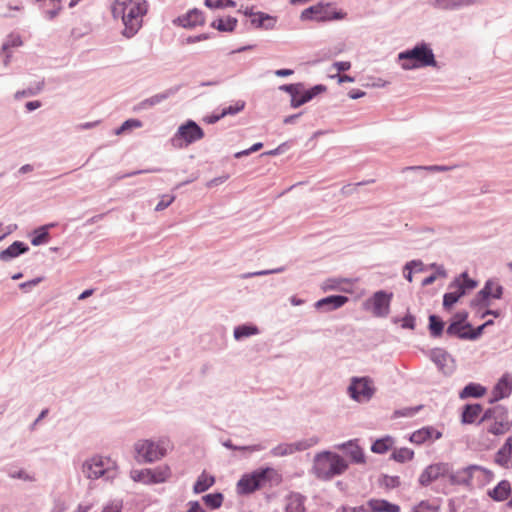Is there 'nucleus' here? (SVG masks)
I'll use <instances>...</instances> for the list:
<instances>
[{"instance_id":"nucleus-1","label":"nucleus","mask_w":512,"mask_h":512,"mask_svg":"<svg viewBox=\"0 0 512 512\" xmlns=\"http://www.w3.org/2000/svg\"><path fill=\"white\" fill-rule=\"evenodd\" d=\"M147 12L146 0H116L112 13L120 17L124 24V36H134L142 26L143 17Z\"/></svg>"},{"instance_id":"nucleus-2","label":"nucleus","mask_w":512,"mask_h":512,"mask_svg":"<svg viewBox=\"0 0 512 512\" xmlns=\"http://www.w3.org/2000/svg\"><path fill=\"white\" fill-rule=\"evenodd\" d=\"M475 472L483 473L489 478L493 476L491 471L480 466H470L458 472L457 475H453L448 464L435 463L427 466L422 471L419 475L418 482L421 486L426 487L439 478L448 476L451 478L452 482L469 484Z\"/></svg>"},{"instance_id":"nucleus-3","label":"nucleus","mask_w":512,"mask_h":512,"mask_svg":"<svg viewBox=\"0 0 512 512\" xmlns=\"http://www.w3.org/2000/svg\"><path fill=\"white\" fill-rule=\"evenodd\" d=\"M487 433L501 436L512 428V419L508 409L503 405H495L485 410L479 420Z\"/></svg>"},{"instance_id":"nucleus-4","label":"nucleus","mask_w":512,"mask_h":512,"mask_svg":"<svg viewBox=\"0 0 512 512\" xmlns=\"http://www.w3.org/2000/svg\"><path fill=\"white\" fill-rule=\"evenodd\" d=\"M347 468L346 460L336 453L322 452L314 458L313 472L317 478L322 480H330L341 475Z\"/></svg>"},{"instance_id":"nucleus-5","label":"nucleus","mask_w":512,"mask_h":512,"mask_svg":"<svg viewBox=\"0 0 512 512\" xmlns=\"http://www.w3.org/2000/svg\"><path fill=\"white\" fill-rule=\"evenodd\" d=\"M169 448L170 442L167 439H160L158 441L143 439L137 441L134 445L137 454L136 459L147 463H152L163 458Z\"/></svg>"},{"instance_id":"nucleus-6","label":"nucleus","mask_w":512,"mask_h":512,"mask_svg":"<svg viewBox=\"0 0 512 512\" xmlns=\"http://www.w3.org/2000/svg\"><path fill=\"white\" fill-rule=\"evenodd\" d=\"M399 59L402 61V68L405 70L436 65L432 50L425 44L400 53Z\"/></svg>"},{"instance_id":"nucleus-7","label":"nucleus","mask_w":512,"mask_h":512,"mask_svg":"<svg viewBox=\"0 0 512 512\" xmlns=\"http://www.w3.org/2000/svg\"><path fill=\"white\" fill-rule=\"evenodd\" d=\"M83 473L90 479H98L105 475L108 478H114L116 475V462L110 458L94 456L83 464Z\"/></svg>"},{"instance_id":"nucleus-8","label":"nucleus","mask_w":512,"mask_h":512,"mask_svg":"<svg viewBox=\"0 0 512 512\" xmlns=\"http://www.w3.org/2000/svg\"><path fill=\"white\" fill-rule=\"evenodd\" d=\"M203 137V129L194 121L188 120L186 123L179 126L171 139V144L173 147L181 149L201 140Z\"/></svg>"},{"instance_id":"nucleus-9","label":"nucleus","mask_w":512,"mask_h":512,"mask_svg":"<svg viewBox=\"0 0 512 512\" xmlns=\"http://www.w3.org/2000/svg\"><path fill=\"white\" fill-rule=\"evenodd\" d=\"M171 474V469L168 465H161L154 469L132 470L130 476L134 482L151 485L166 482L170 479Z\"/></svg>"},{"instance_id":"nucleus-10","label":"nucleus","mask_w":512,"mask_h":512,"mask_svg":"<svg viewBox=\"0 0 512 512\" xmlns=\"http://www.w3.org/2000/svg\"><path fill=\"white\" fill-rule=\"evenodd\" d=\"M476 286V281L470 279L466 273H463L450 285V291L444 295V308L450 309L460 297L465 295L466 292L473 290Z\"/></svg>"},{"instance_id":"nucleus-11","label":"nucleus","mask_w":512,"mask_h":512,"mask_svg":"<svg viewBox=\"0 0 512 512\" xmlns=\"http://www.w3.org/2000/svg\"><path fill=\"white\" fill-rule=\"evenodd\" d=\"M302 21L327 22L344 18V14L335 11L330 4L318 3L301 12Z\"/></svg>"},{"instance_id":"nucleus-12","label":"nucleus","mask_w":512,"mask_h":512,"mask_svg":"<svg viewBox=\"0 0 512 512\" xmlns=\"http://www.w3.org/2000/svg\"><path fill=\"white\" fill-rule=\"evenodd\" d=\"M466 318V313H457L446 330L447 334L461 339L477 338L480 335V332H476V330L473 331L471 326L465 322Z\"/></svg>"},{"instance_id":"nucleus-13","label":"nucleus","mask_w":512,"mask_h":512,"mask_svg":"<svg viewBox=\"0 0 512 512\" xmlns=\"http://www.w3.org/2000/svg\"><path fill=\"white\" fill-rule=\"evenodd\" d=\"M392 293L388 294L384 291H378L368 299L364 306L366 309L371 310L375 317H385L390 311V302Z\"/></svg>"},{"instance_id":"nucleus-14","label":"nucleus","mask_w":512,"mask_h":512,"mask_svg":"<svg viewBox=\"0 0 512 512\" xmlns=\"http://www.w3.org/2000/svg\"><path fill=\"white\" fill-rule=\"evenodd\" d=\"M349 392L351 397L358 402L368 401L375 392L373 381L368 377L353 378Z\"/></svg>"},{"instance_id":"nucleus-15","label":"nucleus","mask_w":512,"mask_h":512,"mask_svg":"<svg viewBox=\"0 0 512 512\" xmlns=\"http://www.w3.org/2000/svg\"><path fill=\"white\" fill-rule=\"evenodd\" d=\"M502 294L503 287L498 282L488 280L485 286L478 292L472 304L476 306H487L489 305L488 300L490 298L500 299Z\"/></svg>"},{"instance_id":"nucleus-16","label":"nucleus","mask_w":512,"mask_h":512,"mask_svg":"<svg viewBox=\"0 0 512 512\" xmlns=\"http://www.w3.org/2000/svg\"><path fill=\"white\" fill-rule=\"evenodd\" d=\"M174 23L183 28H194L202 26L205 23V16L199 9H191L182 16H179L174 20Z\"/></svg>"},{"instance_id":"nucleus-17","label":"nucleus","mask_w":512,"mask_h":512,"mask_svg":"<svg viewBox=\"0 0 512 512\" xmlns=\"http://www.w3.org/2000/svg\"><path fill=\"white\" fill-rule=\"evenodd\" d=\"M263 487L258 471L244 475L237 483V490L240 494H249Z\"/></svg>"},{"instance_id":"nucleus-18","label":"nucleus","mask_w":512,"mask_h":512,"mask_svg":"<svg viewBox=\"0 0 512 512\" xmlns=\"http://www.w3.org/2000/svg\"><path fill=\"white\" fill-rule=\"evenodd\" d=\"M494 461L501 467L512 468V435L505 440L497 451Z\"/></svg>"},{"instance_id":"nucleus-19","label":"nucleus","mask_w":512,"mask_h":512,"mask_svg":"<svg viewBox=\"0 0 512 512\" xmlns=\"http://www.w3.org/2000/svg\"><path fill=\"white\" fill-rule=\"evenodd\" d=\"M306 497L298 492H290L285 497V512H305Z\"/></svg>"},{"instance_id":"nucleus-20","label":"nucleus","mask_w":512,"mask_h":512,"mask_svg":"<svg viewBox=\"0 0 512 512\" xmlns=\"http://www.w3.org/2000/svg\"><path fill=\"white\" fill-rule=\"evenodd\" d=\"M442 434L433 427H424L412 433L410 441L414 444H423L428 440L441 438Z\"/></svg>"},{"instance_id":"nucleus-21","label":"nucleus","mask_w":512,"mask_h":512,"mask_svg":"<svg viewBox=\"0 0 512 512\" xmlns=\"http://www.w3.org/2000/svg\"><path fill=\"white\" fill-rule=\"evenodd\" d=\"M347 302L348 298L346 296L332 295L317 301L315 307L318 309L326 308V310L330 311L342 307Z\"/></svg>"},{"instance_id":"nucleus-22","label":"nucleus","mask_w":512,"mask_h":512,"mask_svg":"<svg viewBox=\"0 0 512 512\" xmlns=\"http://www.w3.org/2000/svg\"><path fill=\"white\" fill-rule=\"evenodd\" d=\"M482 406L480 404L465 405L461 415V422L463 424H473L481 418Z\"/></svg>"},{"instance_id":"nucleus-23","label":"nucleus","mask_w":512,"mask_h":512,"mask_svg":"<svg viewBox=\"0 0 512 512\" xmlns=\"http://www.w3.org/2000/svg\"><path fill=\"white\" fill-rule=\"evenodd\" d=\"M312 444H306L305 442L280 444L272 450V454L277 457L286 456L293 454L296 451L305 450Z\"/></svg>"},{"instance_id":"nucleus-24","label":"nucleus","mask_w":512,"mask_h":512,"mask_svg":"<svg viewBox=\"0 0 512 512\" xmlns=\"http://www.w3.org/2000/svg\"><path fill=\"white\" fill-rule=\"evenodd\" d=\"M370 512H400V506L384 499H370L368 501Z\"/></svg>"},{"instance_id":"nucleus-25","label":"nucleus","mask_w":512,"mask_h":512,"mask_svg":"<svg viewBox=\"0 0 512 512\" xmlns=\"http://www.w3.org/2000/svg\"><path fill=\"white\" fill-rule=\"evenodd\" d=\"M511 494V484L507 480L500 481L497 486L488 492V495L495 501L507 500Z\"/></svg>"},{"instance_id":"nucleus-26","label":"nucleus","mask_w":512,"mask_h":512,"mask_svg":"<svg viewBox=\"0 0 512 512\" xmlns=\"http://www.w3.org/2000/svg\"><path fill=\"white\" fill-rule=\"evenodd\" d=\"M251 25L257 29H273L276 23V18L264 12H256L250 20Z\"/></svg>"},{"instance_id":"nucleus-27","label":"nucleus","mask_w":512,"mask_h":512,"mask_svg":"<svg viewBox=\"0 0 512 512\" xmlns=\"http://www.w3.org/2000/svg\"><path fill=\"white\" fill-rule=\"evenodd\" d=\"M258 477L261 479L262 486L266 484L277 486L282 482L281 474L273 468L258 470Z\"/></svg>"},{"instance_id":"nucleus-28","label":"nucleus","mask_w":512,"mask_h":512,"mask_svg":"<svg viewBox=\"0 0 512 512\" xmlns=\"http://www.w3.org/2000/svg\"><path fill=\"white\" fill-rule=\"evenodd\" d=\"M23 41L18 34H10L2 45V53L4 54V63L7 65L13 48L22 46Z\"/></svg>"},{"instance_id":"nucleus-29","label":"nucleus","mask_w":512,"mask_h":512,"mask_svg":"<svg viewBox=\"0 0 512 512\" xmlns=\"http://www.w3.org/2000/svg\"><path fill=\"white\" fill-rule=\"evenodd\" d=\"M238 24V20L235 17L227 16L225 18L215 19L211 23V27L217 29L220 32H233Z\"/></svg>"},{"instance_id":"nucleus-30","label":"nucleus","mask_w":512,"mask_h":512,"mask_svg":"<svg viewBox=\"0 0 512 512\" xmlns=\"http://www.w3.org/2000/svg\"><path fill=\"white\" fill-rule=\"evenodd\" d=\"M28 250V246H26L23 242L16 241L11 244L7 249L3 250L0 253V258L3 261H8L18 255L26 252Z\"/></svg>"},{"instance_id":"nucleus-31","label":"nucleus","mask_w":512,"mask_h":512,"mask_svg":"<svg viewBox=\"0 0 512 512\" xmlns=\"http://www.w3.org/2000/svg\"><path fill=\"white\" fill-rule=\"evenodd\" d=\"M486 393V388L478 383H469L464 387V389L460 392L459 396L461 399L466 398H480L484 396Z\"/></svg>"},{"instance_id":"nucleus-32","label":"nucleus","mask_w":512,"mask_h":512,"mask_svg":"<svg viewBox=\"0 0 512 512\" xmlns=\"http://www.w3.org/2000/svg\"><path fill=\"white\" fill-rule=\"evenodd\" d=\"M512 391V385L507 377H502L496 384L493 390L494 398L496 400L508 397Z\"/></svg>"},{"instance_id":"nucleus-33","label":"nucleus","mask_w":512,"mask_h":512,"mask_svg":"<svg viewBox=\"0 0 512 512\" xmlns=\"http://www.w3.org/2000/svg\"><path fill=\"white\" fill-rule=\"evenodd\" d=\"M215 483V478L207 474L205 471L201 473L194 484L193 490L195 493H202L208 490Z\"/></svg>"},{"instance_id":"nucleus-34","label":"nucleus","mask_w":512,"mask_h":512,"mask_svg":"<svg viewBox=\"0 0 512 512\" xmlns=\"http://www.w3.org/2000/svg\"><path fill=\"white\" fill-rule=\"evenodd\" d=\"M394 445V439L391 436H385L377 439L371 446V450L377 454H384Z\"/></svg>"},{"instance_id":"nucleus-35","label":"nucleus","mask_w":512,"mask_h":512,"mask_svg":"<svg viewBox=\"0 0 512 512\" xmlns=\"http://www.w3.org/2000/svg\"><path fill=\"white\" fill-rule=\"evenodd\" d=\"M414 457L413 450L403 447L399 449H395L391 455V458L396 462L404 463L412 460Z\"/></svg>"},{"instance_id":"nucleus-36","label":"nucleus","mask_w":512,"mask_h":512,"mask_svg":"<svg viewBox=\"0 0 512 512\" xmlns=\"http://www.w3.org/2000/svg\"><path fill=\"white\" fill-rule=\"evenodd\" d=\"M470 3V0H436L435 6L440 9L451 10Z\"/></svg>"},{"instance_id":"nucleus-37","label":"nucleus","mask_w":512,"mask_h":512,"mask_svg":"<svg viewBox=\"0 0 512 512\" xmlns=\"http://www.w3.org/2000/svg\"><path fill=\"white\" fill-rule=\"evenodd\" d=\"M202 499L205 505L211 509H218L223 503V495L221 493L207 494Z\"/></svg>"},{"instance_id":"nucleus-38","label":"nucleus","mask_w":512,"mask_h":512,"mask_svg":"<svg viewBox=\"0 0 512 512\" xmlns=\"http://www.w3.org/2000/svg\"><path fill=\"white\" fill-rule=\"evenodd\" d=\"M443 328H444V323L439 317H437L435 315H431L429 317V329H430V333L433 336H435V337L440 336L443 332Z\"/></svg>"},{"instance_id":"nucleus-39","label":"nucleus","mask_w":512,"mask_h":512,"mask_svg":"<svg viewBox=\"0 0 512 512\" xmlns=\"http://www.w3.org/2000/svg\"><path fill=\"white\" fill-rule=\"evenodd\" d=\"M257 332H258V330L254 326L242 325V326H238V327L235 328V330H234V337L237 340H239L241 338L254 335Z\"/></svg>"},{"instance_id":"nucleus-40","label":"nucleus","mask_w":512,"mask_h":512,"mask_svg":"<svg viewBox=\"0 0 512 512\" xmlns=\"http://www.w3.org/2000/svg\"><path fill=\"white\" fill-rule=\"evenodd\" d=\"M401 484V480H400V477L399 476H389V475H385L383 476L382 480H381V485L385 488V489H395L397 487H399Z\"/></svg>"},{"instance_id":"nucleus-41","label":"nucleus","mask_w":512,"mask_h":512,"mask_svg":"<svg viewBox=\"0 0 512 512\" xmlns=\"http://www.w3.org/2000/svg\"><path fill=\"white\" fill-rule=\"evenodd\" d=\"M205 5L209 8L235 7L232 0H205Z\"/></svg>"},{"instance_id":"nucleus-42","label":"nucleus","mask_w":512,"mask_h":512,"mask_svg":"<svg viewBox=\"0 0 512 512\" xmlns=\"http://www.w3.org/2000/svg\"><path fill=\"white\" fill-rule=\"evenodd\" d=\"M314 95L315 93H313L312 91H307L300 97H293L291 100V105L292 107L297 108L305 104L306 102L310 101Z\"/></svg>"},{"instance_id":"nucleus-43","label":"nucleus","mask_w":512,"mask_h":512,"mask_svg":"<svg viewBox=\"0 0 512 512\" xmlns=\"http://www.w3.org/2000/svg\"><path fill=\"white\" fill-rule=\"evenodd\" d=\"M142 126V122L137 119H128L126 120L121 127L116 131V134H121L127 130H131L133 128H140Z\"/></svg>"},{"instance_id":"nucleus-44","label":"nucleus","mask_w":512,"mask_h":512,"mask_svg":"<svg viewBox=\"0 0 512 512\" xmlns=\"http://www.w3.org/2000/svg\"><path fill=\"white\" fill-rule=\"evenodd\" d=\"M437 510V506L432 505L428 501H421L419 504L413 507L412 512H434Z\"/></svg>"},{"instance_id":"nucleus-45","label":"nucleus","mask_w":512,"mask_h":512,"mask_svg":"<svg viewBox=\"0 0 512 512\" xmlns=\"http://www.w3.org/2000/svg\"><path fill=\"white\" fill-rule=\"evenodd\" d=\"M174 199H175V197L173 195H163L161 197V200L156 205L155 210L162 211V210L166 209L168 206H170L173 203Z\"/></svg>"},{"instance_id":"nucleus-46","label":"nucleus","mask_w":512,"mask_h":512,"mask_svg":"<svg viewBox=\"0 0 512 512\" xmlns=\"http://www.w3.org/2000/svg\"><path fill=\"white\" fill-rule=\"evenodd\" d=\"M338 512H370L368 509V502L364 505L351 507V506H342L339 508Z\"/></svg>"},{"instance_id":"nucleus-47","label":"nucleus","mask_w":512,"mask_h":512,"mask_svg":"<svg viewBox=\"0 0 512 512\" xmlns=\"http://www.w3.org/2000/svg\"><path fill=\"white\" fill-rule=\"evenodd\" d=\"M352 459L357 463L364 462V454L358 446H353L350 452Z\"/></svg>"},{"instance_id":"nucleus-48","label":"nucleus","mask_w":512,"mask_h":512,"mask_svg":"<svg viewBox=\"0 0 512 512\" xmlns=\"http://www.w3.org/2000/svg\"><path fill=\"white\" fill-rule=\"evenodd\" d=\"M48 239V232H46L45 230H41L33 239H32V244L37 246V245H40V244H43L47 241Z\"/></svg>"},{"instance_id":"nucleus-49","label":"nucleus","mask_w":512,"mask_h":512,"mask_svg":"<svg viewBox=\"0 0 512 512\" xmlns=\"http://www.w3.org/2000/svg\"><path fill=\"white\" fill-rule=\"evenodd\" d=\"M10 476L12 478H19V479H23L25 481H34L35 480L34 476L28 474L24 470H20L18 472H13L10 474Z\"/></svg>"},{"instance_id":"nucleus-50","label":"nucleus","mask_w":512,"mask_h":512,"mask_svg":"<svg viewBox=\"0 0 512 512\" xmlns=\"http://www.w3.org/2000/svg\"><path fill=\"white\" fill-rule=\"evenodd\" d=\"M243 108H244L243 103L240 105H236V106H229V107L223 109V111L221 112V116H226L228 114H231V115L236 114L239 111H241Z\"/></svg>"},{"instance_id":"nucleus-51","label":"nucleus","mask_w":512,"mask_h":512,"mask_svg":"<svg viewBox=\"0 0 512 512\" xmlns=\"http://www.w3.org/2000/svg\"><path fill=\"white\" fill-rule=\"evenodd\" d=\"M262 146H263L262 143H255L251 148L236 153L235 157L236 158H240V157H242L244 155H248V154H250L252 152H256V151L260 150L262 148Z\"/></svg>"},{"instance_id":"nucleus-52","label":"nucleus","mask_w":512,"mask_h":512,"mask_svg":"<svg viewBox=\"0 0 512 512\" xmlns=\"http://www.w3.org/2000/svg\"><path fill=\"white\" fill-rule=\"evenodd\" d=\"M350 67H351V63L348 61L335 62L332 66V68L336 69L337 74H339V72H341V71L349 70Z\"/></svg>"},{"instance_id":"nucleus-53","label":"nucleus","mask_w":512,"mask_h":512,"mask_svg":"<svg viewBox=\"0 0 512 512\" xmlns=\"http://www.w3.org/2000/svg\"><path fill=\"white\" fill-rule=\"evenodd\" d=\"M208 38H209V36L207 34H200V35H196V36H189L188 38L185 39V43L186 44H193V43H196V42L207 40Z\"/></svg>"},{"instance_id":"nucleus-54","label":"nucleus","mask_w":512,"mask_h":512,"mask_svg":"<svg viewBox=\"0 0 512 512\" xmlns=\"http://www.w3.org/2000/svg\"><path fill=\"white\" fill-rule=\"evenodd\" d=\"M422 262L421 261H411L405 265V270H413L415 272L422 271Z\"/></svg>"},{"instance_id":"nucleus-55","label":"nucleus","mask_w":512,"mask_h":512,"mask_svg":"<svg viewBox=\"0 0 512 512\" xmlns=\"http://www.w3.org/2000/svg\"><path fill=\"white\" fill-rule=\"evenodd\" d=\"M410 169H425L428 171H446L449 168L446 166H439V165H433V166H418V167H411Z\"/></svg>"},{"instance_id":"nucleus-56","label":"nucleus","mask_w":512,"mask_h":512,"mask_svg":"<svg viewBox=\"0 0 512 512\" xmlns=\"http://www.w3.org/2000/svg\"><path fill=\"white\" fill-rule=\"evenodd\" d=\"M173 91L170 90L164 94H160V95H155L154 97H152L149 101H150V104L153 105L155 103H159L160 101L166 99L170 94H172Z\"/></svg>"},{"instance_id":"nucleus-57","label":"nucleus","mask_w":512,"mask_h":512,"mask_svg":"<svg viewBox=\"0 0 512 512\" xmlns=\"http://www.w3.org/2000/svg\"><path fill=\"white\" fill-rule=\"evenodd\" d=\"M41 280H42L41 278H36V279L30 280V281L21 283L20 284V288L25 290L28 287L36 286V285H38L41 282Z\"/></svg>"},{"instance_id":"nucleus-58","label":"nucleus","mask_w":512,"mask_h":512,"mask_svg":"<svg viewBox=\"0 0 512 512\" xmlns=\"http://www.w3.org/2000/svg\"><path fill=\"white\" fill-rule=\"evenodd\" d=\"M332 78H337L338 79V83H344V82H354V78L351 77V76H348V75H340V74H336V75H331Z\"/></svg>"},{"instance_id":"nucleus-59","label":"nucleus","mask_w":512,"mask_h":512,"mask_svg":"<svg viewBox=\"0 0 512 512\" xmlns=\"http://www.w3.org/2000/svg\"><path fill=\"white\" fill-rule=\"evenodd\" d=\"M186 512H205L197 501L189 503V509Z\"/></svg>"},{"instance_id":"nucleus-60","label":"nucleus","mask_w":512,"mask_h":512,"mask_svg":"<svg viewBox=\"0 0 512 512\" xmlns=\"http://www.w3.org/2000/svg\"><path fill=\"white\" fill-rule=\"evenodd\" d=\"M340 283H341V281H339V280H331L330 279L325 283L324 289H330V290L338 289Z\"/></svg>"},{"instance_id":"nucleus-61","label":"nucleus","mask_w":512,"mask_h":512,"mask_svg":"<svg viewBox=\"0 0 512 512\" xmlns=\"http://www.w3.org/2000/svg\"><path fill=\"white\" fill-rule=\"evenodd\" d=\"M402 326L405 327V328L413 329L414 328V318L412 316L405 317L403 319Z\"/></svg>"},{"instance_id":"nucleus-62","label":"nucleus","mask_w":512,"mask_h":512,"mask_svg":"<svg viewBox=\"0 0 512 512\" xmlns=\"http://www.w3.org/2000/svg\"><path fill=\"white\" fill-rule=\"evenodd\" d=\"M41 106L39 101H30L26 103V108L28 111H33Z\"/></svg>"},{"instance_id":"nucleus-63","label":"nucleus","mask_w":512,"mask_h":512,"mask_svg":"<svg viewBox=\"0 0 512 512\" xmlns=\"http://www.w3.org/2000/svg\"><path fill=\"white\" fill-rule=\"evenodd\" d=\"M275 74L277 76H280V77H285V76H289L291 74H293V70H290V69H279L275 72Z\"/></svg>"},{"instance_id":"nucleus-64","label":"nucleus","mask_w":512,"mask_h":512,"mask_svg":"<svg viewBox=\"0 0 512 512\" xmlns=\"http://www.w3.org/2000/svg\"><path fill=\"white\" fill-rule=\"evenodd\" d=\"M365 95V92L364 91H361V90H356V91H351L349 93V96L350 98L352 99H358V98H361Z\"/></svg>"}]
</instances>
